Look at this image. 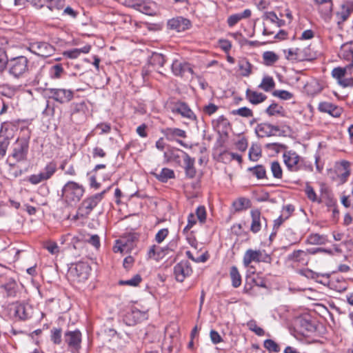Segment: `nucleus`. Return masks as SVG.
Segmentation results:
<instances>
[{
	"instance_id": "nucleus-59",
	"label": "nucleus",
	"mask_w": 353,
	"mask_h": 353,
	"mask_svg": "<svg viewBox=\"0 0 353 353\" xmlns=\"http://www.w3.org/2000/svg\"><path fill=\"white\" fill-rule=\"evenodd\" d=\"M233 114L243 117H250L252 116V111L247 107H242L237 110H233Z\"/></svg>"
},
{
	"instance_id": "nucleus-34",
	"label": "nucleus",
	"mask_w": 353,
	"mask_h": 353,
	"mask_svg": "<svg viewBox=\"0 0 353 353\" xmlns=\"http://www.w3.org/2000/svg\"><path fill=\"white\" fill-rule=\"evenodd\" d=\"M247 172L250 175L255 176L257 179H263L266 178V170L262 165H256L254 167H250L247 169Z\"/></svg>"
},
{
	"instance_id": "nucleus-33",
	"label": "nucleus",
	"mask_w": 353,
	"mask_h": 353,
	"mask_svg": "<svg viewBox=\"0 0 353 353\" xmlns=\"http://www.w3.org/2000/svg\"><path fill=\"white\" fill-rule=\"evenodd\" d=\"M302 50L299 48L285 50L284 53L287 59L292 61H301L305 58L301 56Z\"/></svg>"
},
{
	"instance_id": "nucleus-12",
	"label": "nucleus",
	"mask_w": 353,
	"mask_h": 353,
	"mask_svg": "<svg viewBox=\"0 0 353 353\" xmlns=\"http://www.w3.org/2000/svg\"><path fill=\"white\" fill-rule=\"evenodd\" d=\"M192 273V268L188 261H181L174 267V275L176 280L179 282H183Z\"/></svg>"
},
{
	"instance_id": "nucleus-47",
	"label": "nucleus",
	"mask_w": 353,
	"mask_h": 353,
	"mask_svg": "<svg viewBox=\"0 0 353 353\" xmlns=\"http://www.w3.org/2000/svg\"><path fill=\"white\" fill-rule=\"evenodd\" d=\"M265 112L269 116L283 115V108L277 103H273L266 108Z\"/></svg>"
},
{
	"instance_id": "nucleus-28",
	"label": "nucleus",
	"mask_w": 353,
	"mask_h": 353,
	"mask_svg": "<svg viewBox=\"0 0 353 353\" xmlns=\"http://www.w3.org/2000/svg\"><path fill=\"white\" fill-rule=\"evenodd\" d=\"M252 217V223L250 225V230L253 233H257L261 228V212L259 210H252L250 212Z\"/></svg>"
},
{
	"instance_id": "nucleus-31",
	"label": "nucleus",
	"mask_w": 353,
	"mask_h": 353,
	"mask_svg": "<svg viewBox=\"0 0 353 353\" xmlns=\"http://www.w3.org/2000/svg\"><path fill=\"white\" fill-rule=\"evenodd\" d=\"M153 174L157 179L162 183H166L169 179H174L175 177L174 171L167 168H162L159 174L154 173Z\"/></svg>"
},
{
	"instance_id": "nucleus-56",
	"label": "nucleus",
	"mask_w": 353,
	"mask_h": 353,
	"mask_svg": "<svg viewBox=\"0 0 353 353\" xmlns=\"http://www.w3.org/2000/svg\"><path fill=\"white\" fill-rule=\"evenodd\" d=\"M249 329L254 332L258 336H263L265 331L263 328L259 327L254 321H250L248 323Z\"/></svg>"
},
{
	"instance_id": "nucleus-61",
	"label": "nucleus",
	"mask_w": 353,
	"mask_h": 353,
	"mask_svg": "<svg viewBox=\"0 0 353 353\" xmlns=\"http://www.w3.org/2000/svg\"><path fill=\"white\" fill-rule=\"evenodd\" d=\"M168 230L167 228H163L158 231L155 236V240L157 243H161L168 235Z\"/></svg>"
},
{
	"instance_id": "nucleus-5",
	"label": "nucleus",
	"mask_w": 353,
	"mask_h": 353,
	"mask_svg": "<svg viewBox=\"0 0 353 353\" xmlns=\"http://www.w3.org/2000/svg\"><path fill=\"white\" fill-rule=\"evenodd\" d=\"M83 192V187L74 181L68 182L62 189V196L65 201L70 204L80 201Z\"/></svg>"
},
{
	"instance_id": "nucleus-39",
	"label": "nucleus",
	"mask_w": 353,
	"mask_h": 353,
	"mask_svg": "<svg viewBox=\"0 0 353 353\" xmlns=\"http://www.w3.org/2000/svg\"><path fill=\"white\" fill-rule=\"evenodd\" d=\"M275 87V82L272 77L264 76L259 88L265 92H270Z\"/></svg>"
},
{
	"instance_id": "nucleus-8",
	"label": "nucleus",
	"mask_w": 353,
	"mask_h": 353,
	"mask_svg": "<svg viewBox=\"0 0 353 353\" xmlns=\"http://www.w3.org/2000/svg\"><path fill=\"white\" fill-rule=\"evenodd\" d=\"M28 49L32 53L41 57H50L55 52V48L52 45L44 41L30 43Z\"/></svg>"
},
{
	"instance_id": "nucleus-21",
	"label": "nucleus",
	"mask_w": 353,
	"mask_h": 353,
	"mask_svg": "<svg viewBox=\"0 0 353 353\" xmlns=\"http://www.w3.org/2000/svg\"><path fill=\"white\" fill-rule=\"evenodd\" d=\"M190 26V21L181 17L171 19L168 21V28L178 32L188 30Z\"/></svg>"
},
{
	"instance_id": "nucleus-15",
	"label": "nucleus",
	"mask_w": 353,
	"mask_h": 353,
	"mask_svg": "<svg viewBox=\"0 0 353 353\" xmlns=\"http://www.w3.org/2000/svg\"><path fill=\"white\" fill-rule=\"evenodd\" d=\"M28 141L26 139H17L12 151V157L17 161L26 159L28 151Z\"/></svg>"
},
{
	"instance_id": "nucleus-2",
	"label": "nucleus",
	"mask_w": 353,
	"mask_h": 353,
	"mask_svg": "<svg viewBox=\"0 0 353 353\" xmlns=\"http://www.w3.org/2000/svg\"><path fill=\"white\" fill-rule=\"evenodd\" d=\"M29 61L25 56H19L7 60L8 73L15 79L25 77L29 72Z\"/></svg>"
},
{
	"instance_id": "nucleus-3",
	"label": "nucleus",
	"mask_w": 353,
	"mask_h": 353,
	"mask_svg": "<svg viewBox=\"0 0 353 353\" xmlns=\"http://www.w3.org/2000/svg\"><path fill=\"white\" fill-rule=\"evenodd\" d=\"M271 257L266 254L265 251L260 250L248 249L244 254L243 259V263L245 268H248V272L254 274V268L250 264L252 262L260 263H270Z\"/></svg>"
},
{
	"instance_id": "nucleus-35",
	"label": "nucleus",
	"mask_w": 353,
	"mask_h": 353,
	"mask_svg": "<svg viewBox=\"0 0 353 353\" xmlns=\"http://www.w3.org/2000/svg\"><path fill=\"white\" fill-rule=\"evenodd\" d=\"M32 3L35 7L42 8L45 5L51 10L59 9V4L61 3L60 0H32Z\"/></svg>"
},
{
	"instance_id": "nucleus-63",
	"label": "nucleus",
	"mask_w": 353,
	"mask_h": 353,
	"mask_svg": "<svg viewBox=\"0 0 353 353\" xmlns=\"http://www.w3.org/2000/svg\"><path fill=\"white\" fill-rule=\"evenodd\" d=\"M63 54L69 59H77L80 56L79 51L77 48L66 50L63 52Z\"/></svg>"
},
{
	"instance_id": "nucleus-46",
	"label": "nucleus",
	"mask_w": 353,
	"mask_h": 353,
	"mask_svg": "<svg viewBox=\"0 0 353 353\" xmlns=\"http://www.w3.org/2000/svg\"><path fill=\"white\" fill-rule=\"evenodd\" d=\"M9 296H14L17 292V284L13 279L9 280L6 283L2 285Z\"/></svg>"
},
{
	"instance_id": "nucleus-18",
	"label": "nucleus",
	"mask_w": 353,
	"mask_h": 353,
	"mask_svg": "<svg viewBox=\"0 0 353 353\" xmlns=\"http://www.w3.org/2000/svg\"><path fill=\"white\" fill-rule=\"evenodd\" d=\"M294 329L297 333L306 336L314 332L315 327L310 321L304 318H299L296 320Z\"/></svg>"
},
{
	"instance_id": "nucleus-43",
	"label": "nucleus",
	"mask_w": 353,
	"mask_h": 353,
	"mask_svg": "<svg viewBox=\"0 0 353 353\" xmlns=\"http://www.w3.org/2000/svg\"><path fill=\"white\" fill-rule=\"evenodd\" d=\"M63 73L64 70L61 64H55L52 65L49 70V77L52 79H60Z\"/></svg>"
},
{
	"instance_id": "nucleus-58",
	"label": "nucleus",
	"mask_w": 353,
	"mask_h": 353,
	"mask_svg": "<svg viewBox=\"0 0 353 353\" xmlns=\"http://www.w3.org/2000/svg\"><path fill=\"white\" fill-rule=\"evenodd\" d=\"M28 180L32 185H37L42 181H46L41 172L38 174L30 175Z\"/></svg>"
},
{
	"instance_id": "nucleus-41",
	"label": "nucleus",
	"mask_w": 353,
	"mask_h": 353,
	"mask_svg": "<svg viewBox=\"0 0 353 353\" xmlns=\"http://www.w3.org/2000/svg\"><path fill=\"white\" fill-rule=\"evenodd\" d=\"M238 65L243 77H248L252 73V66L248 60L245 59L239 60Z\"/></svg>"
},
{
	"instance_id": "nucleus-42",
	"label": "nucleus",
	"mask_w": 353,
	"mask_h": 353,
	"mask_svg": "<svg viewBox=\"0 0 353 353\" xmlns=\"http://www.w3.org/2000/svg\"><path fill=\"white\" fill-rule=\"evenodd\" d=\"M230 275L232 280V285L234 288H238L241 284V276L236 266L230 268Z\"/></svg>"
},
{
	"instance_id": "nucleus-13",
	"label": "nucleus",
	"mask_w": 353,
	"mask_h": 353,
	"mask_svg": "<svg viewBox=\"0 0 353 353\" xmlns=\"http://www.w3.org/2000/svg\"><path fill=\"white\" fill-rule=\"evenodd\" d=\"M147 310H142L137 306H132L125 315L126 323L133 325L148 319Z\"/></svg>"
},
{
	"instance_id": "nucleus-26",
	"label": "nucleus",
	"mask_w": 353,
	"mask_h": 353,
	"mask_svg": "<svg viewBox=\"0 0 353 353\" xmlns=\"http://www.w3.org/2000/svg\"><path fill=\"white\" fill-rule=\"evenodd\" d=\"M339 55L341 59L349 62L347 65L349 68H353V48L350 44H343Z\"/></svg>"
},
{
	"instance_id": "nucleus-30",
	"label": "nucleus",
	"mask_w": 353,
	"mask_h": 353,
	"mask_svg": "<svg viewBox=\"0 0 353 353\" xmlns=\"http://www.w3.org/2000/svg\"><path fill=\"white\" fill-rule=\"evenodd\" d=\"M246 97L252 104H259L264 101L267 97L261 92L248 89L246 91Z\"/></svg>"
},
{
	"instance_id": "nucleus-64",
	"label": "nucleus",
	"mask_w": 353,
	"mask_h": 353,
	"mask_svg": "<svg viewBox=\"0 0 353 353\" xmlns=\"http://www.w3.org/2000/svg\"><path fill=\"white\" fill-rule=\"evenodd\" d=\"M196 216L193 213L189 214L188 216V224L184 228L183 232H185L192 228L196 223Z\"/></svg>"
},
{
	"instance_id": "nucleus-44",
	"label": "nucleus",
	"mask_w": 353,
	"mask_h": 353,
	"mask_svg": "<svg viewBox=\"0 0 353 353\" xmlns=\"http://www.w3.org/2000/svg\"><path fill=\"white\" fill-rule=\"evenodd\" d=\"M263 63L266 65H272L279 60V56L272 51H266L263 54Z\"/></svg>"
},
{
	"instance_id": "nucleus-52",
	"label": "nucleus",
	"mask_w": 353,
	"mask_h": 353,
	"mask_svg": "<svg viewBox=\"0 0 353 353\" xmlns=\"http://www.w3.org/2000/svg\"><path fill=\"white\" fill-rule=\"evenodd\" d=\"M264 347L269 352H279L281 351L280 345L272 339L265 340Z\"/></svg>"
},
{
	"instance_id": "nucleus-57",
	"label": "nucleus",
	"mask_w": 353,
	"mask_h": 353,
	"mask_svg": "<svg viewBox=\"0 0 353 353\" xmlns=\"http://www.w3.org/2000/svg\"><path fill=\"white\" fill-rule=\"evenodd\" d=\"M44 248L52 254L55 255L59 252V248L57 243L49 241L46 243Z\"/></svg>"
},
{
	"instance_id": "nucleus-19",
	"label": "nucleus",
	"mask_w": 353,
	"mask_h": 353,
	"mask_svg": "<svg viewBox=\"0 0 353 353\" xmlns=\"http://www.w3.org/2000/svg\"><path fill=\"white\" fill-rule=\"evenodd\" d=\"M350 163L347 161H342L337 163L335 168L336 179L339 183H345L350 175L351 172Z\"/></svg>"
},
{
	"instance_id": "nucleus-37",
	"label": "nucleus",
	"mask_w": 353,
	"mask_h": 353,
	"mask_svg": "<svg viewBox=\"0 0 353 353\" xmlns=\"http://www.w3.org/2000/svg\"><path fill=\"white\" fill-rule=\"evenodd\" d=\"M251 205L249 199L240 197L232 203V207L236 212L248 209Z\"/></svg>"
},
{
	"instance_id": "nucleus-17",
	"label": "nucleus",
	"mask_w": 353,
	"mask_h": 353,
	"mask_svg": "<svg viewBox=\"0 0 353 353\" xmlns=\"http://www.w3.org/2000/svg\"><path fill=\"white\" fill-rule=\"evenodd\" d=\"M171 68L175 76L185 77L188 74H193V70L190 63L178 59L173 60Z\"/></svg>"
},
{
	"instance_id": "nucleus-27",
	"label": "nucleus",
	"mask_w": 353,
	"mask_h": 353,
	"mask_svg": "<svg viewBox=\"0 0 353 353\" xmlns=\"http://www.w3.org/2000/svg\"><path fill=\"white\" fill-rule=\"evenodd\" d=\"M183 155L185 175L188 178L192 179L195 176L196 173L194 168V159L190 157L186 152H183Z\"/></svg>"
},
{
	"instance_id": "nucleus-50",
	"label": "nucleus",
	"mask_w": 353,
	"mask_h": 353,
	"mask_svg": "<svg viewBox=\"0 0 353 353\" xmlns=\"http://www.w3.org/2000/svg\"><path fill=\"white\" fill-rule=\"evenodd\" d=\"M142 278L139 274L134 275L132 278L128 280H121L119 283L121 285H129L132 287H137L141 282Z\"/></svg>"
},
{
	"instance_id": "nucleus-14",
	"label": "nucleus",
	"mask_w": 353,
	"mask_h": 353,
	"mask_svg": "<svg viewBox=\"0 0 353 353\" xmlns=\"http://www.w3.org/2000/svg\"><path fill=\"white\" fill-rule=\"evenodd\" d=\"M103 190L100 193H97L86 199H85L80 207V210L85 214H88L90 212L98 205V203L102 200L104 194L109 190Z\"/></svg>"
},
{
	"instance_id": "nucleus-6",
	"label": "nucleus",
	"mask_w": 353,
	"mask_h": 353,
	"mask_svg": "<svg viewBox=\"0 0 353 353\" xmlns=\"http://www.w3.org/2000/svg\"><path fill=\"white\" fill-rule=\"evenodd\" d=\"M124 5L147 15L152 16L157 12V5L150 0H125Z\"/></svg>"
},
{
	"instance_id": "nucleus-10",
	"label": "nucleus",
	"mask_w": 353,
	"mask_h": 353,
	"mask_svg": "<svg viewBox=\"0 0 353 353\" xmlns=\"http://www.w3.org/2000/svg\"><path fill=\"white\" fill-rule=\"evenodd\" d=\"M64 340L73 353L79 352L81 343V333L79 330L66 332L64 334Z\"/></svg>"
},
{
	"instance_id": "nucleus-36",
	"label": "nucleus",
	"mask_w": 353,
	"mask_h": 353,
	"mask_svg": "<svg viewBox=\"0 0 353 353\" xmlns=\"http://www.w3.org/2000/svg\"><path fill=\"white\" fill-rule=\"evenodd\" d=\"M352 9L347 5H343L340 11L336 12L337 23L341 25L345 21L350 17Z\"/></svg>"
},
{
	"instance_id": "nucleus-45",
	"label": "nucleus",
	"mask_w": 353,
	"mask_h": 353,
	"mask_svg": "<svg viewBox=\"0 0 353 353\" xmlns=\"http://www.w3.org/2000/svg\"><path fill=\"white\" fill-rule=\"evenodd\" d=\"M57 171V165L54 162L48 163L43 170L41 171L46 180L50 179Z\"/></svg>"
},
{
	"instance_id": "nucleus-23",
	"label": "nucleus",
	"mask_w": 353,
	"mask_h": 353,
	"mask_svg": "<svg viewBox=\"0 0 353 353\" xmlns=\"http://www.w3.org/2000/svg\"><path fill=\"white\" fill-rule=\"evenodd\" d=\"M165 139L170 141L177 140L178 137L185 138L186 132L177 128H167L162 131Z\"/></svg>"
},
{
	"instance_id": "nucleus-48",
	"label": "nucleus",
	"mask_w": 353,
	"mask_h": 353,
	"mask_svg": "<svg viewBox=\"0 0 353 353\" xmlns=\"http://www.w3.org/2000/svg\"><path fill=\"white\" fill-rule=\"evenodd\" d=\"M307 241L312 245H323L326 242V237L319 234H312L308 236Z\"/></svg>"
},
{
	"instance_id": "nucleus-53",
	"label": "nucleus",
	"mask_w": 353,
	"mask_h": 353,
	"mask_svg": "<svg viewBox=\"0 0 353 353\" xmlns=\"http://www.w3.org/2000/svg\"><path fill=\"white\" fill-rule=\"evenodd\" d=\"M305 193L307 197L312 202L321 203V199H319L314 188L307 184L305 188Z\"/></svg>"
},
{
	"instance_id": "nucleus-25",
	"label": "nucleus",
	"mask_w": 353,
	"mask_h": 353,
	"mask_svg": "<svg viewBox=\"0 0 353 353\" xmlns=\"http://www.w3.org/2000/svg\"><path fill=\"white\" fill-rule=\"evenodd\" d=\"M32 307L30 304L22 303L16 306L15 315L20 319L26 320L32 316Z\"/></svg>"
},
{
	"instance_id": "nucleus-24",
	"label": "nucleus",
	"mask_w": 353,
	"mask_h": 353,
	"mask_svg": "<svg viewBox=\"0 0 353 353\" xmlns=\"http://www.w3.org/2000/svg\"><path fill=\"white\" fill-rule=\"evenodd\" d=\"M168 248H161L159 245H152L148 251V258L159 261L168 253Z\"/></svg>"
},
{
	"instance_id": "nucleus-7",
	"label": "nucleus",
	"mask_w": 353,
	"mask_h": 353,
	"mask_svg": "<svg viewBox=\"0 0 353 353\" xmlns=\"http://www.w3.org/2000/svg\"><path fill=\"white\" fill-rule=\"evenodd\" d=\"M45 95L59 103H65L71 101L74 93L72 90L63 88H46Z\"/></svg>"
},
{
	"instance_id": "nucleus-11",
	"label": "nucleus",
	"mask_w": 353,
	"mask_h": 353,
	"mask_svg": "<svg viewBox=\"0 0 353 353\" xmlns=\"http://www.w3.org/2000/svg\"><path fill=\"white\" fill-rule=\"evenodd\" d=\"M172 112L180 114L183 118L186 119L191 122L196 123L197 121L196 114L185 102H176L172 108Z\"/></svg>"
},
{
	"instance_id": "nucleus-49",
	"label": "nucleus",
	"mask_w": 353,
	"mask_h": 353,
	"mask_svg": "<svg viewBox=\"0 0 353 353\" xmlns=\"http://www.w3.org/2000/svg\"><path fill=\"white\" fill-rule=\"evenodd\" d=\"M261 156V149L259 145L253 144L249 150V158L252 161H256Z\"/></svg>"
},
{
	"instance_id": "nucleus-38",
	"label": "nucleus",
	"mask_w": 353,
	"mask_h": 353,
	"mask_svg": "<svg viewBox=\"0 0 353 353\" xmlns=\"http://www.w3.org/2000/svg\"><path fill=\"white\" fill-rule=\"evenodd\" d=\"M179 152H182L183 154V151L172 148L167 152H164V159L167 162H179L180 161V156Z\"/></svg>"
},
{
	"instance_id": "nucleus-20",
	"label": "nucleus",
	"mask_w": 353,
	"mask_h": 353,
	"mask_svg": "<svg viewBox=\"0 0 353 353\" xmlns=\"http://www.w3.org/2000/svg\"><path fill=\"white\" fill-rule=\"evenodd\" d=\"M134 247V241L132 237L121 238L116 241L113 247L115 253L126 254L130 252Z\"/></svg>"
},
{
	"instance_id": "nucleus-1",
	"label": "nucleus",
	"mask_w": 353,
	"mask_h": 353,
	"mask_svg": "<svg viewBox=\"0 0 353 353\" xmlns=\"http://www.w3.org/2000/svg\"><path fill=\"white\" fill-rule=\"evenodd\" d=\"M283 160L287 169L293 172L299 171L312 172V163L300 157L294 150H287L283 154Z\"/></svg>"
},
{
	"instance_id": "nucleus-32",
	"label": "nucleus",
	"mask_w": 353,
	"mask_h": 353,
	"mask_svg": "<svg viewBox=\"0 0 353 353\" xmlns=\"http://www.w3.org/2000/svg\"><path fill=\"white\" fill-rule=\"evenodd\" d=\"M289 259L293 261L298 262L301 265L307 264L308 261L307 252L301 250L294 251L289 256Z\"/></svg>"
},
{
	"instance_id": "nucleus-51",
	"label": "nucleus",
	"mask_w": 353,
	"mask_h": 353,
	"mask_svg": "<svg viewBox=\"0 0 353 353\" xmlns=\"http://www.w3.org/2000/svg\"><path fill=\"white\" fill-rule=\"evenodd\" d=\"M270 170L273 176L281 179L283 176V170L278 161H272L270 165Z\"/></svg>"
},
{
	"instance_id": "nucleus-4",
	"label": "nucleus",
	"mask_w": 353,
	"mask_h": 353,
	"mask_svg": "<svg viewBox=\"0 0 353 353\" xmlns=\"http://www.w3.org/2000/svg\"><path fill=\"white\" fill-rule=\"evenodd\" d=\"M90 267L88 263L79 261L72 263L68 268V276L74 282H84L88 279Z\"/></svg>"
},
{
	"instance_id": "nucleus-62",
	"label": "nucleus",
	"mask_w": 353,
	"mask_h": 353,
	"mask_svg": "<svg viewBox=\"0 0 353 353\" xmlns=\"http://www.w3.org/2000/svg\"><path fill=\"white\" fill-rule=\"evenodd\" d=\"M274 95L278 97L279 98L284 100L290 99L292 97V94L287 90H276L274 92Z\"/></svg>"
},
{
	"instance_id": "nucleus-55",
	"label": "nucleus",
	"mask_w": 353,
	"mask_h": 353,
	"mask_svg": "<svg viewBox=\"0 0 353 353\" xmlns=\"http://www.w3.org/2000/svg\"><path fill=\"white\" fill-rule=\"evenodd\" d=\"M51 340L54 344H60L61 342V330L60 328H53L51 330Z\"/></svg>"
},
{
	"instance_id": "nucleus-60",
	"label": "nucleus",
	"mask_w": 353,
	"mask_h": 353,
	"mask_svg": "<svg viewBox=\"0 0 353 353\" xmlns=\"http://www.w3.org/2000/svg\"><path fill=\"white\" fill-rule=\"evenodd\" d=\"M196 216L201 223H204L206 219V210L205 207L199 206L196 210Z\"/></svg>"
},
{
	"instance_id": "nucleus-22",
	"label": "nucleus",
	"mask_w": 353,
	"mask_h": 353,
	"mask_svg": "<svg viewBox=\"0 0 353 353\" xmlns=\"http://www.w3.org/2000/svg\"><path fill=\"white\" fill-rule=\"evenodd\" d=\"M318 108L320 112L328 113L334 117H340L342 112L341 108L330 102L320 103Z\"/></svg>"
},
{
	"instance_id": "nucleus-9",
	"label": "nucleus",
	"mask_w": 353,
	"mask_h": 353,
	"mask_svg": "<svg viewBox=\"0 0 353 353\" xmlns=\"http://www.w3.org/2000/svg\"><path fill=\"white\" fill-rule=\"evenodd\" d=\"M255 132L260 138L281 136L284 134V131L281 130L279 125H272L269 123L258 124L255 128Z\"/></svg>"
},
{
	"instance_id": "nucleus-54",
	"label": "nucleus",
	"mask_w": 353,
	"mask_h": 353,
	"mask_svg": "<svg viewBox=\"0 0 353 353\" xmlns=\"http://www.w3.org/2000/svg\"><path fill=\"white\" fill-rule=\"evenodd\" d=\"M3 46V43H0V73L6 68L7 63L6 54Z\"/></svg>"
},
{
	"instance_id": "nucleus-40",
	"label": "nucleus",
	"mask_w": 353,
	"mask_h": 353,
	"mask_svg": "<svg viewBox=\"0 0 353 353\" xmlns=\"http://www.w3.org/2000/svg\"><path fill=\"white\" fill-rule=\"evenodd\" d=\"M352 68L346 65L344 68H335L332 71V75L339 82L343 77L347 76Z\"/></svg>"
},
{
	"instance_id": "nucleus-16",
	"label": "nucleus",
	"mask_w": 353,
	"mask_h": 353,
	"mask_svg": "<svg viewBox=\"0 0 353 353\" xmlns=\"http://www.w3.org/2000/svg\"><path fill=\"white\" fill-rule=\"evenodd\" d=\"M13 137L12 129L9 131L8 124L3 123L0 130V157L5 156L7 148L10 144V140Z\"/></svg>"
},
{
	"instance_id": "nucleus-29",
	"label": "nucleus",
	"mask_w": 353,
	"mask_h": 353,
	"mask_svg": "<svg viewBox=\"0 0 353 353\" xmlns=\"http://www.w3.org/2000/svg\"><path fill=\"white\" fill-rule=\"evenodd\" d=\"M251 16V10L245 9L243 12L230 15L227 20L228 25L233 27L241 19L248 18Z\"/></svg>"
}]
</instances>
